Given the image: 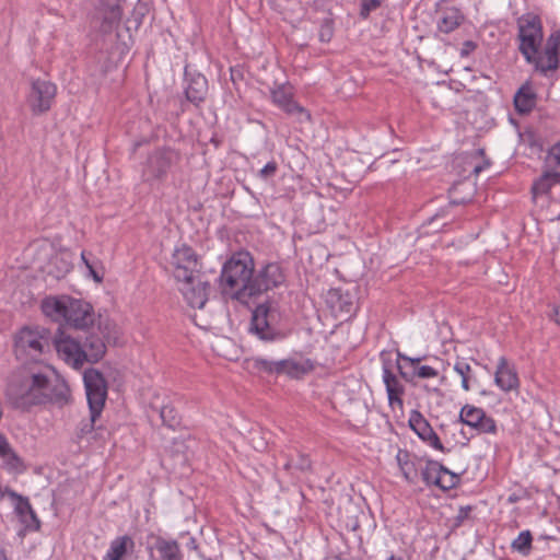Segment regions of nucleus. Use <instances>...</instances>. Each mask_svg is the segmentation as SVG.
<instances>
[{"label": "nucleus", "instance_id": "c03bdc74", "mask_svg": "<svg viewBox=\"0 0 560 560\" xmlns=\"http://www.w3.org/2000/svg\"><path fill=\"white\" fill-rule=\"evenodd\" d=\"M332 36V27L329 23H326L322 26L319 31V38L322 42H328L330 40Z\"/></svg>", "mask_w": 560, "mask_h": 560}, {"label": "nucleus", "instance_id": "3c124183", "mask_svg": "<svg viewBox=\"0 0 560 560\" xmlns=\"http://www.w3.org/2000/svg\"><path fill=\"white\" fill-rule=\"evenodd\" d=\"M266 1H267V3H268L271 8H273V9L277 11V9H278V7H279V0H266Z\"/></svg>", "mask_w": 560, "mask_h": 560}, {"label": "nucleus", "instance_id": "4c0bfd02", "mask_svg": "<svg viewBox=\"0 0 560 560\" xmlns=\"http://www.w3.org/2000/svg\"><path fill=\"white\" fill-rule=\"evenodd\" d=\"M457 481L458 477L444 467L438 487L443 490L452 489L456 486Z\"/></svg>", "mask_w": 560, "mask_h": 560}, {"label": "nucleus", "instance_id": "a19ab883", "mask_svg": "<svg viewBox=\"0 0 560 560\" xmlns=\"http://www.w3.org/2000/svg\"><path fill=\"white\" fill-rule=\"evenodd\" d=\"M20 494H18L16 492H14L12 489H10L8 486H3L1 482H0V499H5L8 498L11 502L16 500Z\"/></svg>", "mask_w": 560, "mask_h": 560}, {"label": "nucleus", "instance_id": "dca6fc26", "mask_svg": "<svg viewBox=\"0 0 560 560\" xmlns=\"http://www.w3.org/2000/svg\"><path fill=\"white\" fill-rule=\"evenodd\" d=\"M151 551V558L155 560H182L179 545L175 540L156 537Z\"/></svg>", "mask_w": 560, "mask_h": 560}, {"label": "nucleus", "instance_id": "6ab92c4d", "mask_svg": "<svg viewBox=\"0 0 560 560\" xmlns=\"http://www.w3.org/2000/svg\"><path fill=\"white\" fill-rule=\"evenodd\" d=\"M122 0H102L103 8V30L109 32L119 24L122 16Z\"/></svg>", "mask_w": 560, "mask_h": 560}, {"label": "nucleus", "instance_id": "603ef678", "mask_svg": "<svg viewBox=\"0 0 560 560\" xmlns=\"http://www.w3.org/2000/svg\"><path fill=\"white\" fill-rule=\"evenodd\" d=\"M483 167H485L483 165H475L474 166V173L476 175H478L483 170Z\"/></svg>", "mask_w": 560, "mask_h": 560}, {"label": "nucleus", "instance_id": "5701e85b", "mask_svg": "<svg viewBox=\"0 0 560 560\" xmlns=\"http://www.w3.org/2000/svg\"><path fill=\"white\" fill-rule=\"evenodd\" d=\"M208 91L207 79L203 75H197L191 80L186 89V97L191 103L198 105L201 103Z\"/></svg>", "mask_w": 560, "mask_h": 560}, {"label": "nucleus", "instance_id": "de8ad7c7", "mask_svg": "<svg viewBox=\"0 0 560 560\" xmlns=\"http://www.w3.org/2000/svg\"><path fill=\"white\" fill-rule=\"evenodd\" d=\"M551 156L556 160V162L558 164H560V141L557 142L552 148H551Z\"/></svg>", "mask_w": 560, "mask_h": 560}, {"label": "nucleus", "instance_id": "a18cd8bd", "mask_svg": "<svg viewBox=\"0 0 560 560\" xmlns=\"http://www.w3.org/2000/svg\"><path fill=\"white\" fill-rule=\"evenodd\" d=\"M11 448L12 447L8 440L5 439V436L0 434V457H2L3 455H8Z\"/></svg>", "mask_w": 560, "mask_h": 560}, {"label": "nucleus", "instance_id": "13d9d810", "mask_svg": "<svg viewBox=\"0 0 560 560\" xmlns=\"http://www.w3.org/2000/svg\"><path fill=\"white\" fill-rule=\"evenodd\" d=\"M138 9H139V10H147V4H145V3H140V4L138 5Z\"/></svg>", "mask_w": 560, "mask_h": 560}, {"label": "nucleus", "instance_id": "f704fd0d", "mask_svg": "<svg viewBox=\"0 0 560 560\" xmlns=\"http://www.w3.org/2000/svg\"><path fill=\"white\" fill-rule=\"evenodd\" d=\"M532 546V534L529 530H524L513 540L512 548L523 555H527Z\"/></svg>", "mask_w": 560, "mask_h": 560}, {"label": "nucleus", "instance_id": "7c9ffc66", "mask_svg": "<svg viewBox=\"0 0 560 560\" xmlns=\"http://www.w3.org/2000/svg\"><path fill=\"white\" fill-rule=\"evenodd\" d=\"M397 462L405 479L409 482H413L417 477V471L413 463L409 460V454L407 452L399 451L397 454Z\"/></svg>", "mask_w": 560, "mask_h": 560}, {"label": "nucleus", "instance_id": "f257e3e1", "mask_svg": "<svg viewBox=\"0 0 560 560\" xmlns=\"http://www.w3.org/2000/svg\"><path fill=\"white\" fill-rule=\"evenodd\" d=\"M5 394L19 408L46 402L63 406L70 397L67 383L49 366H24L15 371L9 377Z\"/></svg>", "mask_w": 560, "mask_h": 560}, {"label": "nucleus", "instance_id": "bf43d9fd", "mask_svg": "<svg viewBox=\"0 0 560 560\" xmlns=\"http://www.w3.org/2000/svg\"><path fill=\"white\" fill-rule=\"evenodd\" d=\"M272 95H273V98L276 100V97H277V93H276V92H272Z\"/></svg>", "mask_w": 560, "mask_h": 560}, {"label": "nucleus", "instance_id": "f3484780", "mask_svg": "<svg viewBox=\"0 0 560 560\" xmlns=\"http://www.w3.org/2000/svg\"><path fill=\"white\" fill-rule=\"evenodd\" d=\"M409 422L413 431L419 435V438H421L423 441L428 442L432 447L439 451L444 450L439 436L430 427L428 421L420 413L413 415L410 418Z\"/></svg>", "mask_w": 560, "mask_h": 560}, {"label": "nucleus", "instance_id": "f03ea898", "mask_svg": "<svg viewBox=\"0 0 560 560\" xmlns=\"http://www.w3.org/2000/svg\"><path fill=\"white\" fill-rule=\"evenodd\" d=\"M280 265L277 262L266 265L259 273L253 278L254 262L248 254H238L228 260L221 272V285L225 293L236 300L245 302L246 298L256 296L267 291L268 285L273 283L265 281L266 276H277Z\"/></svg>", "mask_w": 560, "mask_h": 560}, {"label": "nucleus", "instance_id": "393cba45", "mask_svg": "<svg viewBox=\"0 0 560 560\" xmlns=\"http://www.w3.org/2000/svg\"><path fill=\"white\" fill-rule=\"evenodd\" d=\"M463 16L456 9H447L442 12L441 18L438 21V30L442 33L448 34L459 26Z\"/></svg>", "mask_w": 560, "mask_h": 560}, {"label": "nucleus", "instance_id": "58836bf2", "mask_svg": "<svg viewBox=\"0 0 560 560\" xmlns=\"http://www.w3.org/2000/svg\"><path fill=\"white\" fill-rule=\"evenodd\" d=\"M51 264H55L56 266L58 264L59 267L57 268V271L56 272H52L51 270H49V273H52L55 278H62L66 273H68L71 269V265L61 256H58L56 255L55 257H52L51 259Z\"/></svg>", "mask_w": 560, "mask_h": 560}, {"label": "nucleus", "instance_id": "5fc2aeb1", "mask_svg": "<svg viewBox=\"0 0 560 560\" xmlns=\"http://www.w3.org/2000/svg\"><path fill=\"white\" fill-rule=\"evenodd\" d=\"M81 259L82 261L84 262V265L86 266V261H91L88 256H86V253L85 252H82L81 254Z\"/></svg>", "mask_w": 560, "mask_h": 560}, {"label": "nucleus", "instance_id": "20e7f679", "mask_svg": "<svg viewBox=\"0 0 560 560\" xmlns=\"http://www.w3.org/2000/svg\"><path fill=\"white\" fill-rule=\"evenodd\" d=\"M55 347L60 359L75 370H80L85 362L100 361L106 351L103 339L95 334L88 336L83 345L61 334L55 340Z\"/></svg>", "mask_w": 560, "mask_h": 560}, {"label": "nucleus", "instance_id": "72a5a7b5", "mask_svg": "<svg viewBox=\"0 0 560 560\" xmlns=\"http://www.w3.org/2000/svg\"><path fill=\"white\" fill-rule=\"evenodd\" d=\"M160 417L168 428H176L179 424V417L176 409L171 405H164L160 409Z\"/></svg>", "mask_w": 560, "mask_h": 560}, {"label": "nucleus", "instance_id": "c9c22d12", "mask_svg": "<svg viewBox=\"0 0 560 560\" xmlns=\"http://www.w3.org/2000/svg\"><path fill=\"white\" fill-rule=\"evenodd\" d=\"M3 463V467L11 472H20L23 470V464L21 458L16 455V453L11 448L8 455H3L0 457Z\"/></svg>", "mask_w": 560, "mask_h": 560}, {"label": "nucleus", "instance_id": "412c9836", "mask_svg": "<svg viewBox=\"0 0 560 560\" xmlns=\"http://www.w3.org/2000/svg\"><path fill=\"white\" fill-rule=\"evenodd\" d=\"M537 95L533 86L526 82L514 96L515 109L521 114H527L535 107Z\"/></svg>", "mask_w": 560, "mask_h": 560}, {"label": "nucleus", "instance_id": "ea45409f", "mask_svg": "<svg viewBox=\"0 0 560 560\" xmlns=\"http://www.w3.org/2000/svg\"><path fill=\"white\" fill-rule=\"evenodd\" d=\"M381 5V0H363L362 1V7H361V16L363 19H366L369 16V14L376 10L377 8H380Z\"/></svg>", "mask_w": 560, "mask_h": 560}, {"label": "nucleus", "instance_id": "473e14b6", "mask_svg": "<svg viewBox=\"0 0 560 560\" xmlns=\"http://www.w3.org/2000/svg\"><path fill=\"white\" fill-rule=\"evenodd\" d=\"M455 372L462 377V387L465 392L470 389V380L472 378V369L464 360L457 361L454 365Z\"/></svg>", "mask_w": 560, "mask_h": 560}, {"label": "nucleus", "instance_id": "aec40b11", "mask_svg": "<svg viewBox=\"0 0 560 560\" xmlns=\"http://www.w3.org/2000/svg\"><path fill=\"white\" fill-rule=\"evenodd\" d=\"M314 370V363L310 359L293 358L282 360V373L292 378H301Z\"/></svg>", "mask_w": 560, "mask_h": 560}, {"label": "nucleus", "instance_id": "0eeeda50", "mask_svg": "<svg viewBox=\"0 0 560 560\" xmlns=\"http://www.w3.org/2000/svg\"><path fill=\"white\" fill-rule=\"evenodd\" d=\"M249 331L266 342L277 340L280 330L276 324V312L265 303L259 304L253 312Z\"/></svg>", "mask_w": 560, "mask_h": 560}, {"label": "nucleus", "instance_id": "c85d7f7f", "mask_svg": "<svg viewBox=\"0 0 560 560\" xmlns=\"http://www.w3.org/2000/svg\"><path fill=\"white\" fill-rule=\"evenodd\" d=\"M443 468L438 462H428L421 471L422 479L428 485L438 486Z\"/></svg>", "mask_w": 560, "mask_h": 560}, {"label": "nucleus", "instance_id": "bb28decb", "mask_svg": "<svg viewBox=\"0 0 560 560\" xmlns=\"http://www.w3.org/2000/svg\"><path fill=\"white\" fill-rule=\"evenodd\" d=\"M472 191L469 182H460L455 184L450 190L451 201L454 205L465 203L470 200V192Z\"/></svg>", "mask_w": 560, "mask_h": 560}, {"label": "nucleus", "instance_id": "7ed1b4c3", "mask_svg": "<svg viewBox=\"0 0 560 560\" xmlns=\"http://www.w3.org/2000/svg\"><path fill=\"white\" fill-rule=\"evenodd\" d=\"M43 312L56 320L63 319L75 329H86L93 325L95 314L90 303L67 295L46 298L42 303Z\"/></svg>", "mask_w": 560, "mask_h": 560}, {"label": "nucleus", "instance_id": "2eb2a0df", "mask_svg": "<svg viewBox=\"0 0 560 560\" xmlns=\"http://www.w3.org/2000/svg\"><path fill=\"white\" fill-rule=\"evenodd\" d=\"M494 381L495 384L504 392H510L518 387L516 371L509 364L504 357L499 359Z\"/></svg>", "mask_w": 560, "mask_h": 560}, {"label": "nucleus", "instance_id": "b1692460", "mask_svg": "<svg viewBox=\"0 0 560 560\" xmlns=\"http://www.w3.org/2000/svg\"><path fill=\"white\" fill-rule=\"evenodd\" d=\"M383 380L386 385L389 404L392 406L394 404L401 405L400 395L402 394V387L397 377L387 368L383 370Z\"/></svg>", "mask_w": 560, "mask_h": 560}, {"label": "nucleus", "instance_id": "f8f14e48", "mask_svg": "<svg viewBox=\"0 0 560 560\" xmlns=\"http://www.w3.org/2000/svg\"><path fill=\"white\" fill-rule=\"evenodd\" d=\"M56 96L55 84L45 81L36 80L32 83V90L28 95V104L35 114L47 112Z\"/></svg>", "mask_w": 560, "mask_h": 560}, {"label": "nucleus", "instance_id": "4d7b16f0", "mask_svg": "<svg viewBox=\"0 0 560 560\" xmlns=\"http://www.w3.org/2000/svg\"><path fill=\"white\" fill-rule=\"evenodd\" d=\"M387 560H405L402 557L390 556Z\"/></svg>", "mask_w": 560, "mask_h": 560}, {"label": "nucleus", "instance_id": "9b49d317", "mask_svg": "<svg viewBox=\"0 0 560 560\" xmlns=\"http://www.w3.org/2000/svg\"><path fill=\"white\" fill-rule=\"evenodd\" d=\"M177 153L170 149L154 151L147 161L142 176L144 180L162 178L177 161Z\"/></svg>", "mask_w": 560, "mask_h": 560}, {"label": "nucleus", "instance_id": "79ce46f5", "mask_svg": "<svg viewBox=\"0 0 560 560\" xmlns=\"http://www.w3.org/2000/svg\"><path fill=\"white\" fill-rule=\"evenodd\" d=\"M277 168H278L277 163L276 162H270L267 165H265V167H262L260 170L259 174H260V176L262 178H268L269 176H272V175L276 174Z\"/></svg>", "mask_w": 560, "mask_h": 560}, {"label": "nucleus", "instance_id": "49530a36", "mask_svg": "<svg viewBox=\"0 0 560 560\" xmlns=\"http://www.w3.org/2000/svg\"><path fill=\"white\" fill-rule=\"evenodd\" d=\"M398 358H399V360H398L399 363H400V360H404V361L408 362L410 364V366L412 368V371H415V369L419 368L418 366V363L420 362L419 358L412 359V358H409L407 355H402L400 353L398 354Z\"/></svg>", "mask_w": 560, "mask_h": 560}, {"label": "nucleus", "instance_id": "a878e982", "mask_svg": "<svg viewBox=\"0 0 560 560\" xmlns=\"http://www.w3.org/2000/svg\"><path fill=\"white\" fill-rule=\"evenodd\" d=\"M553 184H560V173L546 172L534 183L533 194L535 196L546 194Z\"/></svg>", "mask_w": 560, "mask_h": 560}, {"label": "nucleus", "instance_id": "e433bc0d", "mask_svg": "<svg viewBox=\"0 0 560 560\" xmlns=\"http://www.w3.org/2000/svg\"><path fill=\"white\" fill-rule=\"evenodd\" d=\"M14 505L15 511L21 516H30L32 520L36 521V515L32 510V506L27 499L19 495L16 500L11 502Z\"/></svg>", "mask_w": 560, "mask_h": 560}, {"label": "nucleus", "instance_id": "8fccbe9b", "mask_svg": "<svg viewBox=\"0 0 560 560\" xmlns=\"http://www.w3.org/2000/svg\"><path fill=\"white\" fill-rule=\"evenodd\" d=\"M93 425H94V422H92L91 419L89 420L88 423H82V425L80 428L81 433L86 434V433L91 432L93 429Z\"/></svg>", "mask_w": 560, "mask_h": 560}, {"label": "nucleus", "instance_id": "ddd939ff", "mask_svg": "<svg viewBox=\"0 0 560 560\" xmlns=\"http://www.w3.org/2000/svg\"><path fill=\"white\" fill-rule=\"evenodd\" d=\"M459 419L462 423H465L481 433H495L497 431L495 421L492 418L487 417L481 408L466 405L460 410Z\"/></svg>", "mask_w": 560, "mask_h": 560}, {"label": "nucleus", "instance_id": "864d4df0", "mask_svg": "<svg viewBox=\"0 0 560 560\" xmlns=\"http://www.w3.org/2000/svg\"><path fill=\"white\" fill-rule=\"evenodd\" d=\"M555 316H556L557 323L560 324V305L555 310Z\"/></svg>", "mask_w": 560, "mask_h": 560}, {"label": "nucleus", "instance_id": "6e6d98bb", "mask_svg": "<svg viewBox=\"0 0 560 560\" xmlns=\"http://www.w3.org/2000/svg\"><path fill=\"white\" fill-rule=\"evenodd\" d=\"M0 560H7V555L3 549L0 550Z\"/></svg>", "mask_w": 560, "mask_h": 560}, {"label": "nucleus", "instance_id": "6e6552de", "mask_svg": "<svg viewBox=\"0 0 560 560\" xmlns=\"http://www.w3.org/2000/svg\"><path fill=\"white\" fill-rule=\"evenodd\" d=\"M184 300L192 308H202L209 299L210 283L199 272L176 281Z\"/></svg>", "mask_w": 560, "mask_h": 560}, {"label": "nucleus", "instance_id": "2f4dec72", "mask_svg": "<svg viewBox=\"0 0 560 560\" xmlns=\"http://www.w3.org/2000/svg\"><path fill=\"white\" fill-rule=\"evenodd\" d=\"M398 370H399L401 376L408 381L412 376H418L420 378H432V377L438 376V374H439L435 369H433L432 366H429V365L419 366V368L415 369V371L409 373V372L405 371V366L401 365V363H399V362H398Z\"/></svg>", "mask_w": 560, "mask_h": 560}, {"label": "nucleus", "instance_id": "9d476101", "mask_svg": "<svg viewBox=\"0 0 560 560\" xmlns=\"http://www.w3.org/2000/svg\"><path fill=\"white\" fill-rule=\"evenodd\" d=\"M45 329H32L25 327L20 330L15 337L14 350L18 359L31 357L33 359L40 355L44 348L48 345L45 336Z\"/></svg>", "mask_w": 560, "mask_h": 560}, {"label": "nucleus", "instance_id": "39448f33", "mask_svg": "<svg viewBox=\"0 0 560 560\" xmlns=\"http://www.w3.org/2000/svg\"><path fill=\"white\" fill-rule=\"evenodd\" d=\"M517 28L520 51L527 62H534L542 40L540 19L533 13L524 14L517 20Z\"/></svg>", "mask_w": 560, "mask_h": 560}, {"label": "nucleus", "instance_id": "a211bd4d", "mask_svg": "<svg viewBox=\"0 0 560 560\" xmlns=\"http://www.w3.org/2000/svg\"><path fill=\"white\" fill-rule=\"evenodd\" d=\"M290 95L291 93L288 92L282 85V112L287 114L288 118L292 119L294 122H298L302 128L303 126L310 124L311 116L304 107L292 101Z\"/></svg>", "mask_w": 560, "mask_h": 560}, {"label": "nucleus", "instance_id": "1a4fd4ad", "mask_svg": "<svg viewBox=\"0 0 560 560\" xmlns=\"http://www.w3.org/2000/svg\"><path fill=\"white\" fill-rule=\"evenodd\" d=\"M170 269L176 281L187 279L189 276L199 273L198 256L195 250L182 244L176 246L168 259Z\"/></svg>", "mask_w": 560, "mask_h": 560}, {"label": "nucleus", "instance_id": "c756f323", "mask_svg": "<svg viewBox=\"0 0 560 560\" xmlns=\"http://www.w3.org/2000/svg\"><path fill=\"white\" fill-rule=\"evenodd\" d=\"M253 369L261 375H277L280 373V361L255 358L253 359Z\"/></svg>", "mask_w": 560, "mask_h": 560}, {"label": "nucleus", "instance_id": "37998d69", "mask_svg": "<svg viewBox=\"0 0 560 560\" xmlns=\"http://www.w3.org/2000/svg\"><path fill=\"white\" fill-rule=\"evenodd\" d=\"M86 268L95 282L101 283L103 281V272H100L92 261H86Z\"/></svg>", "mask_w": 560, "mask_h": 560}, {"label": "nucleus", "instance_id": "cd10ccee", "mask_svg": "<svg viewBox=\"0 0 560 560\" xmlns=\"http://www.w3.org/2000/svg\"><path fill=\"white\" fill-rule=\"evenodd\" d=\"M310 466L311 462L304 455H296L295 457L288 459L285 463V469L296 478H300V475L304 474Z\"/></svg>", "mask_w": 560, "mask_h": 560}, {"label": "nucleus", "instance_id": "423d86ee", "mask_svg": "<svg viewBox=\"0 0 560 560\" xmlns=\"http://www.w3.org/2000/svg\"><path fill=\"white\" fill-rule=\"evenodd\" d=\"M83 381L91 411V421L95 422L107 397V384L102 373L96 369H88L83 374Z\"/></svg>", "mask_w": 560, "mask_h": 560}, {"label": "nucleus", "instance_id": "4be33fe9", "mask_svg": "<svg viewBox=\"0 0 560 560\" xmlns=\"http://www.w3.org/2000/svg\"><path fill=\"white\" fill-rule=\"evenodd\" d=\"M135 541L131 537L124 535L115 538L106 552L104 560H121L125 556L132 552Z\"/></svg>", "mask_w": 560, "mask_h": 560}, {"label": "nucleus", "instance_id": "4468645a", "mask_svg": "<svg viewBox=\"0 0 560 560\" xmlns=\"http://www.w3.org/2000/svg\"><path fill=\"white\" fill-rule=\"evenodd\" d=\"M560 47V35L557 33L551 34L545 45L544 52L540 56L535 55L534 62L537 71L547 73V71H555L559 67L558 51Z\"/></svg>", "mask_w": 560, "mask_h": 560}, {"label": "nucleus", "instance_id": "09e8293b", "mask_svg": "<svg viewBox=\"0 0 560 560\" xmlns=\"http://www.w3.org/2000/svg\"><path fill=\"white\" fill-rule=\"evenodd\" d=\"M279 278H280V272H279L276 277H275V276L272 277V276H270V275H269V276H266V277H264V278H262L265 281H268V282H270L271 280H273V283H270V285H268L267 291H268L269 289L273 288V287H277L278 281H279Z\"/></svg>", "mask_w": 560, "mask_h": 560}]
</instances>
